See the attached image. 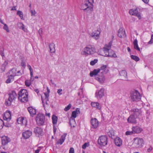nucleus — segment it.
<instances>
[{"instance_id": "33", "label": "nucleus", "mask_w": 153, "mask_h": 153, "mask_svg": "<svg viewBox=\"0 0 153 153\" xmlns=\"http://www.w3.org/2000/svg\"><path fill=\"white\" fill-rule=\"evenodd\" d=\"M17 24L19 26V27L20 29H22L25 32H26L27 29L25 28L24 24L22 23L18 22Z\"/></svg>"}, {"instance_id": "8", "label": "nucleus", "mask_w": 153, "mask_h": 153, "mask_svg": "<svg viewBox=\"0 0 153 153\" xmlns=\"http://www.w3.org/2000/svg\"><path fill=\"white\" fill-rule=\"evenodd\" d=\"M11 111H6L4 113V115L3 116V119L7 122L10 121L11 118Z\"/></svg>"}, {"instance_id": "49", "label": "nucleus", "mask_w": 153, "mask_h": 153, "mask_svg": "<svg viewBox=\"0 0 153 153\" xmlns=\"http://www.w3.org/2000/svg\"><path fill=\"white\" fill-rule=\"evenodd\" d=\"M4 26L3 27V29L5 30L7 32H9V29L8 28V27L7 26V25L4 24Z\"/></svg>"}, {"instance_id": "35", "label": "nucleus", "mask_w": 153, "mask_h": 153, "mask_svg": "<svg viewBox=\"0 0 153 153\" xmlns=\"http://www.w3.org/2000/svg\"><path fill=\"white\" fill-rule=\"evenodd\" d=\"M134 48L135 49L138 51H140V48L139 47L137 44V39H135L133 42Z\"/></svg>"}, {"instance_id": "30", "label": "nucleus", "mask_w": 153, "mask_h": 153, "mask_svg": "<svg viewBox=\"0 0 153 153\" xmlns=\"http://www.w3.org/2000/svg\"><path fill=\"white\" fill-rule=\"evenodd\" d=\"M95 78L97 80L102 83H103L105 80V78L104 76H96Z\"/></svg>"}, {"instance_id": "23", "label": "nucleus", "mask_w": 153, "mask_h": 153, "mask_svg": "<svg viewBox=\"0 0 153 153\" xmlns=\"http://www.w3.org/2000/svg\"><path fill=\"white\" fill-rule=\"evenodd\" d=\"M114 141L115 144L118 146H120L122 145V140L119 137H117L114 139Z\"/></svg>"}, {"instance_id": "7", "label": "nucleus", "mask_w": 153, "mask_h": 153, "mask_svg": "<svg viewBox=\"0 0 153 153\" xmlns=\"http://www.w3.org/2000/svg\"><path fill=\"white\" fill-rule=\"evenodd\" d=\"M33 133L36 136L40 137L43 135V129L39 127H37L34 128Z\"/></svg>"}, {"instance_id": "40", "label": "nucleus", "mask_w": 153, "mask_h": 153, "mask_svg": "<svg viewBox=\"0 0 153 153\" xmlns=\"http://www.w3.org/2000/svg\"><path fill=\"white\" fill-rule=\"evenodd\" d=\"M130 57L131 59L134 60L136 62L139 61L140 59L139 58L138 56L135 55H131Z\"/></svg>"}, {"instance_id": "21", "label": "nucleus", "mask_w": 153, "mask_h": 153, "mask_svg": "<svg viewBox=\"0 0 153 153\" xmlns=\"http://www.w3.org/2000/svg\"><path fill=\"white\" fill-rule=\"evenodd\" d=\"M126 35V33L125 30L123 28H120L118 30L117 35L120 38L125 37Z\"/></svg>"}, {"instance_id": "50", "label": "nucleus", "mask_w": 153, "mask_h": 153, "mask_svg": "<svg viewBox=\"0 0 153 153\" xmlns=\"http://www.w3.org/2000/svg\"><path fill=\"white\" fill-rule=\"evenodd\" d=\"M30 11L31 13V16H35V14L36 13L35 10H34V11L33 12L32 10L30 9Z\"/></svg>"}, {"instance_id": "27", "label": "nucleus", "mask_w": 153, "mask_h": 153, "mask_svg": "<svg viewBox=\"0 0 153 153\" xmlns=\"http://www.w3.org/2000/svg\"><path fill=\"white\" fill-rule=\"evenodd\" d=\"M91 106L93 107H95L99 110H100L101 108L100 104L97 102H92L91 104Z\"/></svg>"}, {"instance_id": "54", "label": "nucleus", "mask_w": 153, "mask_h": 153, "mask_svg": "<svg viewBox=\"0 0 153 153\" xmlns=\"http://www.w3.org/2000/svg\"><path fill=\"white\" fill-rule=\"evenodd\" d=\"M106 65H103L101 67L100 70H103L104 71H105V70H106Z\"/></svg>"}, {"instance_id": "4", "label": "nucleus", "mask_w": 153, "mask_h": 153, "mask_svg": "<svg viewBox=\"0 0 153 153\" xmlns=\"http://www.w3.org/2000/svg\"><path fill=\"white\" fill-rule=\"evenodd\" d=\"M130 97L131 100L133 101H139L141 99V96L139 92L136 90H133L131 91Z\"/></svg>"}, {"instance_id": "19", "label": "nucleus", "mask_w": 153, "mask_h": 153, "mask_svg": "<svg viewBox=\"0 0 153 153\" xmlns=\"http://www.w3.org/2000/svg\"><path fill=\"white\" fill-rule=\"evenodd\" d=\"M137 118L132 114L128 117L127 119V121L129 123H137L136 119Z\"/></svg>"}, {"instance_id": "60", "label": "nucleus", "mask_w": 153, "mask_h": 153, "mask_svg": "<svg viewBox=\"0 0 153 153\" xmlns=\"http://www.w3.org/2000/svg\"><path fill=\"white\" fill-rule=\"evenodd\" d=\"M112 42L111 41L109 43V45L108 46H107V47L108 48H110L111 46L112 45Z\"/></svg>"}, {"instance_id": "32", "label": "nucleus", "mask_w": 153, "mask_h": 153, "mask_svg": "<svg viewBox=\"0 0 153 153\" xmlns=\"http://www.w3.org/2000/svg\"><path fill=\"white\" fill-rule=\"evenodd\" d=\"M109 137L111 139H114V132L113 130H111L107 133Z\"/></svg>"}, {"instance_id": "61", "label": "nucleus", "mask_w": 153, "mask_h": 153, "mask_svg": "<svg viewBox=\"0 0 153 153\" xmlns=\"http://www.w3.org/2000/svg\"><path fill=\"white\" fill-rule=\"evenodd\" d=\"M62 91V89H59L58 90L57 92L59 95H61L62 93L61 92Z\"/></svg>"}, {"instance_id": "6", "label": "nucleus", "mask_w": 153, "mask_h": 153, "mask_svg": "<svg viewBox=\"0 0 153 153\" xmlns=\"http://www.w3.org/2000/svg\"><path fill=\"white\" fill-rule=\"evenodd\" d=\"M108 138L105 135L99 137L98 140V144L101 146H105L107 144Z\"/></svg>"}, {"instance_id": "55", "label": "nucleus", "mask_w": 153, "mask_h": 153, "mask_svg": "<svg viewBox=\"0 0 153 153\" xmlns=\"http://www.w3.org/2000/svg\"><path fill=\"white\" fill-rule=\"evenodd\" d=\"M153 43V34L151 36V39L148 42L149 44H151Z\"/></svg>"}, {"instance_id": "36", "label": "nucleus", "mask_w": 153, "mask_h": 153, "mask_svg": "<svg viewBox=\"0 0 153 153\" xmlns=\"http://www.w3.org/2000/svg\"><path fill=\"white\" fill-rule=\"evenodd\" d=\"M28 94L26 96H24L20 98V99H19L20 101L22 102H27L28 101Z\"/></svg>"}, {"instance_id": "52", "label": "nucleus", "mask_w": 153, "mask_h": 153, "mask_svg": "<svg viewBox=\"0 0 153 153\" xmlns=\"http://www.w3.org/2000/svg\"><path fill=\"white\" fill-rule=\"evenodd\" d=\"M4 122L1 119H0V129L2 128L3 127Z\"/></svg>"}, {"instance_id": "1", "label": "nucleus", "mask_w": 153, "mask_h": 153, "mask_svg": "<svg viewBox=\"0 0 153 153\" xmlns=\"http://www.w3.org/2000/svg\"><path fill=\"white\" fill-rule=\"evenodd\" d=\"M95 48L93 46L89 45L83 49V50L81 52V54L82 55L87 56L93 54L95 52Z\"/></svg>"}, {"instance_id": "20", "label": "nucleus", "mask_w": 153, "mask_h": 153, "mask_svg": "<svg viewBox=\"0 0 153 153\" xmlns=\"http://www.w3.org/2000/svg\"><path fill=\"white\" fill-rule=\"evenodd\" d=\"M119 74L121 77V79L126 80L127 79V73L126 71L122 70L119 72Z\"/></svg>"}, {"instance_id": "17", "label": "nucleus", "mask_w": 153, "mask_h": 153, "mask_svg": "<svg viewBox=\"0 0 153 153\" xmlns=\"http://www.w3.org/2000/svg\"><path fill=\"white\" fill-rule=\"evenodd\" d=\"M133 112V115L136 117L138 118L140 115H141V111L138 108H133L131 110Z\"/></svg>"}, {"instance_id": "45", "label": "nucleus", "mask_w": 153, "mask_h": 153, "mask_svg": "<svg viewBox=\"0 0 153 153\" xmlns=\"http://www.w3.org/2000/svg\"><path fill=\"white\" fill-rule=\"evenodd\" d=\"M72 105L71 104H69L64 109V110L65 111H67L69 110L71 107Z\"/></svg>"}, {"instance_id": "41", "label": "nucleus", "mask_w": 153, "mask_h": 153, "mask_svg": "<svg viewBox=\"0 0 153 153\" xmlns=\"http://www.w3.org/2000/svg\"><path fill=\"white\" fill-rule=\"evenodd\" d=\"M17 14L19 15L22 19L24 20V19L23 18V12L20 10H18L17 12Z\"/></svg>"}, {"instance_id": "37", "label": "nucleus", "mask_w": 153, "mask_h": 153, "mask_svg": "<svg viewBox=\"0 0 153 153\" xmlns=\"http://www.w3.org/2000/svg\"><path fill=\"white\" fill-rule=\"evenodd\" d=\"M16 70L15 68H13L9 71V74L10 75L14 77L16 75Z\"/></svg>"}, {"instance_id": "34", "label": "nucleus", "mask_w": 153, "mask_h": 153, "mask_svg": "<svg viewBox=\"0 0 153 153\" xmlns=\"http://www.w3.org/2000/svg\"><path fill=\"white\" fill-rule=\"evenodd\" d=\"M8 64V62L7 61H5L3 64L1 66V70L2 72H4L5 71L6 67Z\"/></svg>"}, {"instance_id": "22", "label": "nucleus", "mask_w": 153, "mask_h": 153, "mask_svg": "<svg viewBox=\"0 0 153 153\" xmlns=\"http://www.w3.org/2000/svg\"><path fill=\"white\" fill-rule=\"evenodd\" d=\"M27 109L31 116L33 117L34 115L36 114V110L32 106L28 107Z\"/></svg>"}, {"instance_id": "26", "label": "nucleus", "mask_w": 153, "mask_h": 153, "mask_svg": "<svg viewBox=\"0 0 153 153\" xmlns=\"http://www.w3.org/2000/svg\"><path fill=\"white\" fill-rule=\"evenodd\" d=\"M80 109L79 108H77L75 111H73L72 112L71 117L74 118H75L77 117V114H80Z\"/></svg>"}, {"instance_id": "39", "label": "nucleus", "mask_w": 153, "mask_h": 153, "mask_svg": "<svg viewBox=\"0 0 153 153\" xmlns=\"http://www.w3.org/2000/svg\"><path fill=\"white\" fill-rule=\"evenodd\" d=\"M52 123L53 125L56 124L57 121V117L55 115H53L52 116Z\"/></svg>"}, {"instance_id": "13", "label": "nucleus", "mask_w": 153, "mask_h": 153, "mask_svg": "<svg viewBox=\"0 0 153 153\" xmlns=\"http://www.w3.org/2000/svg\"><path fill=\"white\" fill-rule=\"evenodd\" d=\"M28 94L27 90L24 89H22L19 91L18 93V99H20V98L24 96H26Z\"/></svg>"}, {"instance_id": "59", "label": "nucleus", "mask_w": 153, "mask_h": 153, "mask_svg": "<svg viewBox=\"0 0 153 153\" xmlns=\"http://www.w3.org/2000/svg\"><path fill=\"white\" fill-rule=\"evenodd\" d=\"M53 133L54 134H55L56 133L57 128L54 125H53Z\"/></svg>"}, {"instance_id": "28", "label": "nucleus", "mask_w": 153, "mask_h": 153, "mask_svg": "<svg viewBox=\"0 0 153 153\" xmlns=\"http://www.w3.org/2000/svg\"><path fill=\"white\" fill-rule=\"evenodd\" d=\"M109 48H104L103 49H101L100 50V51L101 52V53H100L99 51L98 52L99 53V54L101 56H102V54H108V53H107V52L109 53Z\"/></svg>"}, {"instance_id": "14", "label": "nucleus", "mask_w": 153, "mask_h": 153, "mask_svg": "<svg viewBox=\"0 0 153 153\" xmlns=\"http://www.w3.org/2000/svg\"><path fill=\"white\" fill-rule=\"evenodd\" d=\"M104 88H102L98 92H96L95 94V96L97 97V99L101 98L103 96H104Z\"/></svg>"}, {"instance_id": "24", "label": "nucleus", "mask_w": 153, "mask_h": 153, "mask_svg": "<svg viewBox=\"0 0 153 153\" xmlns=\"http://www.w3.org/2000/svg\"><path fill=\"white\" fill-rule=\"evenodd\" d=\"M67 134H64V135H62L61 138L57 142L56 144L58 145H62L65 141Z\"/></svg>"}, {"instance_id": "18", "label": "nucleus", "mask_w": 153, "mask_h": 153, "mask_svg": "<svg viewBox=\"0 0 153 153\" xmlns=\"http://www.w3.org/2000/svg\"><path fill=\"white\" fill-rule=\"evenodd\" d=\"M100 33V32L99 30H97L94 31L90 34V35L93 38L95 39H97L99 38Z\"/></svg>"}, {"instance_id": "63", "label": "nucleus", "mask_w": 153, "mask_h": 153, "mask_svg": "<svg viewBox=\"0 0 153 153\" xmlns=\"http://www.w3.org/2000/svg\"><path fill=\"white\" fill-rule=\"evenodd\" d=\"M142 1L146 4L148 3L149 0H142Z\"/></svg>"}, {"instance_id": "48", "label": "nucleus", "mask_w": 153, "mask_h": 153, "mask_svg": "<svg viewBox=\"0 0 153 153\" xmlns=\"http://www.w3.org/2000/svg\"><path fill=\"white\" fill-rule=\"evenodd\" d=\"M133 134H134L133 130L131 131H127L126 132V135H131Z\"/></svg>"}, {"instance_id": "42", "label": "nucleus", "mask_w": 153, "mask_h": 153, "mask_svg": "<svg viewBox=\"0 0 153 153\" xmlns=\"http://www.w3.org/2000/svg\"><path fill=\"white\" fill-rule=\"evenodd\" d=\"M24 120V117H20L17 118V121L18 124H22L23 123V121Z\"/></svg>"}, {"instance_id": "10", "label": "nucleus", "mask_w": 153, "mask_h": 153, "mask_svg": "<svg viewBox=\"0 0 153 153\" xmlns=\"http://www.w3.org/2000/svg\"><path fill=\"white\" fill-rule=\"evenodd\" d=\"M90 123L91 126V127L93 128H96L98 126V121L96 118H92L91 120Z\"/></svg>"}, {"instance_id": "64", "label": "nucleus", "mask_w": 153, "mask_h": 153, "mask_svg": "<svg viewBox=\"0 0 153 153\" xmlns=\"http://www.w3.org/2000/svg\"><path fill=\"white\" fill-rule=\"evenodd\" d=\"M152 149V148L150 146L149 149H147V151L148 152H150Z\"/></svg>"}, {"instance_id": "9", "label": "nucleus", "mask_w": 153, "mask_h": 153, "mask_svg": "<svg viewBox=\"0 0 153 153\" xmlns=\"http://www.w3.org/2000/svg\"><path fill=\"white\" fill-rule=\"evenodd\" d=\"M32 132L27 130L23 132L22 133V137L25 139L29 138L32 134Z\"/></svg>"}, {"instance_id": "47", "label": "nucleus", "mask_w": 153, "mask_h": 153, "mask_svg": "<svg viewBox=\"0 0 153 153\" xmlns=\"http://www.w3.org/2000/svg\"><path fill=\"white\" fill-rule=\"evenodd\" d=\"M25 85L29 87L31 83L29 80H27L25 81Z\"/></svg>"}, {"instance_id": "62", "label": "nucleus", "mask_w": 153, "mask_h": 153, "mask_svg": "<svg viewBox=\"0 0 153 153\" xmlns=\"http://www.w3.org/2000/svg\"><path fill=\"white\" fill-rule=\"evenodd\" d=\"M27 66L30 70V72H31V71H33V69L32 68H31V66L30 65H29L28 64L27 65Z\"/></svg>"}, {"instance_id": "38", "label": "nucleus", "mask_w": 153, "mask_h": 153, "mask_svg": "<svg viewBox=\"0 0 153 153\" xmlns=\"http://www.w3.org/2000/svg\"><path fill=\"white\" fill-rule=\"evenodd\" d=\"M8 78L6 81V83H10L12 81H13L14 80V77L10 75L8 76Z\"/></svg>"}, {"instance_id": "57", "label": "nucleus", "mask_w": 153, "mask_h": 153, "mask_svg": "<svg viewBox=\"0 0 153 153\" xmlns=\"http://www.w3.org/2000/svg\"><path fill=\"white\" fill-rule=\"evenodd\" d=\"M87 143H85L82 146V148L83 149H85L86 147L87 146Z\"/></svg>"}, {"instance_id": "5", "label": "nucleus", "mask_w": 153, "mask_h": 153, "mask_svg": "<svg viewBox=\"0 0 153 153\" xmlns=\"http://www.w3.org/2000/svg\"><path fill=\"white\" fill-rule=\"evenodd\" d=\"M133 140V145L137 148L142 147L144 144L143 140L142 138L135 137L134 138Z\"/></svg>"}, {"instance_id": "25", "label": "nucleus", "mask_w": 153, "mask_h": 153, "mask_svg": "<svg viewBox=\"0 0 153 153\" xmlns=\"http://www.w3.org/2000/svg\"><path fill=\"white\" fill-rule=\"evenodd\" d=\"M134 134L139 133L142 131V129L138 126L133 127L132 128Z\"/></svg>"}, {"instance_id": "11", "label": "nucleus", "mask_w": 153, "mask_h": 153, "mask_svg": "<svg viewBox=\"0 0 153 153\" xmlns=\"http://www.w3.org/2000/svg\"><path fill=\"white\" fill-rule=\"evenodd\" d=\"M107 53H108V54H102V56H104L110 57L114 58H116L117 57L115 52L111 50H110V48H109V53L107 52Z\"/></svg>"}, {"instance_id": "3", "label": "nucleus", "mask_w": 153, "mask_h": 153, "mask_svg": "<svg viewBox=\"0 0 153 153\" xmlns=\"http://www.w3.org/2000/svg\"><path fill=\"white\" fill-rule=\"evenodd\" d=\"M36 120L38 126H43L45 125V118L44 114L40 113L37 114Z\"/></svg>"}, {"instance_id": "16", "label": "nucleus", "mask_w": 153, "mask_h": 153, "mask_svg": "<svg viewBox=\"0 0 153 153\" xmlns=\"http://www.w3.org/2000/svg\"><path fill=\"white\" fill-rule=\"evenodd\" d=\"M130 14L132 15H134L137 16L139 19L141 18V16L139 12H138L137 8L135 9L134 10H131L129 11Z\"/></svg>"}, {"instance_id": "56", "label": "nucleus", "mask_w": 153, "mask_h": 153, "mask_svg": "<svg viewBox=\"0 0 153 153\" xmlns=\"http://www.w3.org/2000/svg\"><path fill=\"white\" fill-rule=\"evenodd\" d=\"M69 153H74V148L71 147L69 150Z\"/></svg>"}, {"instance_id": "31", "label": "nucleus", "mask_w": 153, "mask_h": 153, "mask_svg": "<svg viewBox=\"0 0 153 153\" xmlns=\"http://www.w3.org/2000/svg\"><path fill=\"white\" fill-rule=\"evenodd\" d=\"M49 48L50 49V51L52 53H54L55 51V45L52 43L50 44Z\"/></svg>"}, {"instance_id": "46", "label": "nucleus", "mask_w": 153, "mask_h": 153, "mask_svg": "<svg viewBox=\"0 0 153 153\" xmlns=\"http://www.w3.org/2000/svg\"><path fill=\"white\" fill-rule=\"evenodd\" d=\"M97 61L98 60L97 59H94V60L91 61L90 64L91 65H94L97 62Z\"/></svg>"}, {"instance_id": "43", "label": "nucleus", "mask_w": 153, "mask_h": 153, "mask_svg": "<svg viewBox=\"0 0 153 153\" xmlns=\"http://www.w3.org/2000/svg\"><path fill=\"white\" fill-rule=\"evenodd\" d=\"M12 102L11 100H9V99L6 100L5 102V104L7 106H9L11 105Z\"/></svg>"}, {"instance_id": "51", "label": "nucleus", "mask_w": 153, "mask_h": 153, "mask_svg": "<svg viewBox=\"0 0 153 153\" xmlns=\"http://www.w3.org/2000/svg\"><path fill=\"white\" fill-rule=\"evenodd\" d=\"M21 65L24 68H25L26 65L25 62L23 60H22L21 63Z\"/></svg>"}, {"instance_id": "29", "label": "nucleus", "mask_w": 153, "mask_h": 153, "mask_svg": "<svg viewBox=\"0 0 153 153\" xmlns=\"http://www.w3.org/2000/svg\"><path fill=\"white\" fill-rule=\"evenodd\" d=\"M100 71V69H95L93 71L90 72V75L91 77L96 75Z\"/></svg>"}, {"instance_id": "58", "label": "nucleus", "mask_w": 153, "mask_h": 153, "mask_svg": "<svg viewBox=\"0 0 153 153\" xmlns=\"http://www.w3.org/2000/svg\"><path fill=\"white\" fill-rule=\"evenodd\" d=\"M27 124V121L26 119H25L24 118V120H23V123L22 124V125H25V126Z\"/></svg>"}, {"instance_id": "2", "label": "nucleus", "mask_w": 153, "mask_h": 153, "mask_svg": "<svg viewBox=\"0 0 153 153\" xmlns=\"http://www.w3.org/2000/svg\"><path fill=\"white\" fill-rule=\"evenodd\" d=\"M93 4L89 0H86L82 4L81 9L87 12L89 11H93Z\"/></svg>"}, {"instance_id": "12", "label": "nucleus", "mask_w": 153, "mask_h": 153, "mask_svg": "<svg viewBox=\"0 0 153 153\" xmlns=\"http://www.w3.org/2000/svg\"><path fill=\"white\" fill-rule=\"evenodd\" d=\"M8 94L9 95V100H11L13 102L14 100H15L16 98L17 94L14 91H12L11 93H9Z\"/></svg>"}, {"instance_id": "44", "label": "nucleus", "mask_w": 153, "mask_h": 153, "mask_svg": "<svg viewBox=\"0 0 153 153\" xmlns=\"http://www.w3.org/2000/svg\"><path fill=\"white\" fill-rule=\"evenodd\" d=\"M4 49L3 48H0V54L2 56V59L3 57L4 56Z\"/></svg>"}, {"instance_id": "15", "label": "nucleus", "mask_w": 153, "mask_h": 153, "mask_svg": "<svg viewBox=\"0 0 153 153\" xmlns=\"http://www.w3.org/2000/svg\"><path fill=\"white\" fill-rule=\"evenodd\" d=\"M1 143L3 145L5 146L10 141V139L7 136H3L1 137Z\"/></svg>"}, {"instance_id": "53", "label": "nucleus", "mask_w": 153, "mask_h": 153, "mask_svg": "<svg viewBox=\"0 0 153 153\" xmlns=\"http://www.w3.org/2000/svg\"><path fill=\"white\" fill-rule=\"evenodd\" d=\"M8 122L7 121V123H4L3 124V125L4 126H5L6 127H9L11 126V125L9 123H7V122Z\"/></svg>"}]
</instances>
